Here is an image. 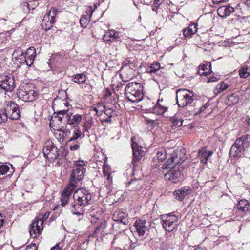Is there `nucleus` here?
<instances>
[{
  "label": "nucleus",
  "mask_w": 250,
  "mask_h": 250,
  "mask_svg": "<svg viewBox=\"0 0 250 250\" xmlns=\"http://www.w3.org/2000/svg\"><path fill=\"white\" fill-rule=\"evenodd\" d=\"M85 162L83 161L76 162L74 165L70 183L62 193L61 201L62 206L66 205L72 192L76 188V184L83 179L85 170L83 168Z\"/></svg>",
  "instance_id": "f257e3e1"
},
{
  "label": "nucleus",
  "mask_w": 250,
  "mask_h": 250,
  "mask_svg": "<svg viewBox=\"0 0 250 250\" xmlns=\"http://www.w3.org/2000/svg\"><path fill=\"white\" fill-rule=\"evenodd\" d=\"M183 162L181 158V151L176 150L172 154L170 158L167 160L162 166L163 169L170 170L165 174L166 179L171 181L174 183H177L183 178L181 171L176 169L175 167Z\"/></svg>",
  "instance_id": "f03ea898"
},
{
  "label": "nucleus",
  "mask_w": 250,
  "mask_h": 250,
  "mask_svg": "<svg viewBox=\"0 0 250 250\" xmlns=\"http://www.w3.org/2000/svg\"><path fill=\"white\" fill-rule=\"evenodd\" d=\"M142 91L143 86L140 83L130 82L125 88V96L132 102H138L143 98Z\"/></svg>",
  "instance_id": "7ed1b4c3"
},
{
  "label": "nucleus",
  "mask_w": 250,
  "mask_h": 250,
  "mask_svg": "<svg viewBox=\"0 0 250 250\" xmlns=\"http://www.w3.org/2000/svg\"><path fill=\"white\" fill-rule=\"evenodd\" d=\"M250 144V135H244L236 139L230 150V154L233 157L241 156L246 148Z\"/></svg>",
  "instance_id": "20e7f679"
},
{
  "label": "nucleus",
  "mask_w": 250,
  "mask_h": 250,
  "mask_svg": "<svg viewBox=\"0 0 250 250\" xmlns=\"http://www.w3.org/2000/svg\"><path fill=\"white\" fill-rule=\"evenodd\" d=\"M69 110H61L55 112L54 114V116L52 117L50 121V125L55 122H59L58 125L61 126V128H57L56 130L59 131H62L66 135L67 133H70V131L66 129H64V126L68 124V117H69ZM56 130V129H54Z\"/></svg>",
  "instance_id": "39448f33"
},
{
  "label": "nucleus",
  "mask_w": 250,
  "mask_h": 250,
  "mask_svg": "<svg viewBox=\"0 0 250 250\" xmlns=\"http://www.w3.org/2000/svg\"><path fill=\"white\" fill-rule=\"evenodd\" d=\"M193 94L185 89H179L176 92L177 103L180 107H184L193 101Z\"/></svg>",
  "instance_id": "423d86ee"
},
{
  "label": "nucleus",
  "mask_w": 250,
  "mask_h": 250,
  "mask_svg": "<svg viewBox=\"0 0 250 250\" xmlns=\"http://www.w3.org/2000/svg\"><path fill=\"white\" fill-rule=\"evenodd\" d=\"M31 87L34 88L31 84H26L21 87L18 91L19 97L25 102L34 101L37 96V93L34 90L31 89Z\"/></svg>",
  "instance_id": "0eeeda50"
},
{
  "label": "nucleus",
  "mask_w": 250,
  "mask_h": 250,
  "mask_svg": "<svg viewBox=\"0 0 250 250\" xmlns=\"http://www.w3.org/2000/svg\"><path fill=\"white\" fill-rule=\"evenodd\" d=\"M162 225L164 229L169 232L177 229L178 218L175 215L166 214L162 216Z\"/></svg>",
  "instance_id": "6e6552de"
},
{
  "label": "nucleus",
  "mask_w": 250,
  "mask_h": 250,
  "mask_svg": "<svg viewBox=\"0 0 250 250\" xmlns=\"http://www.w3.org/2000/svg\"><path fill=\"white\" fill-rule=\"evenodd\" d=\"M42 152L44 156L50 161L56 159L59 156L58 148L54 146L52 141L49 140L45 143Z\"/></svg>",
  "instance_id": "1a4fd4ad"
},
{
  "label": "nucleus",
  "mask_w": 250,
  "mask_h": 250,
  "mask_svg": "<svg viewBox=\"0 0 250 250\" xmlns=\"http://www.w3.org/2000/svg\"><path fill=\"white\" fill-rule=\"evenodd\" d=\"M91 197L92 196L88 191L84 188L77 189L73 195L74 201L78 202L79 205L84 206L89 204Z\"/></svg>",
  "instance_id": "9d476101"
},
{
  "label": "nucleus",
  "mask_w": 250,
  "mask_h": 250,
  "mask_svg": "<svg viewBox=\"0 0 250 250\" xmlns=\"http://www.w3.org/2000/svg\"><path fill=\"white\" fill-rule=\"evenodd\" d=\"M150 224L145 220L138 219L136 221L134 226L135 227L136 232L141 239L145 238L148 234Z\"/></svg>",
  "instance_id": "9b49d317"
},
{
  "label": "nucleus",
  "mask_w": 250,
  "mask_h": 250,
  "mask_svg": "<svg viewBox=\"0 0 250 250\" xmlns=\"http://www.w3.org/2000/svg\"><path fill=\"white\" fill-rule=\"evenodd\" d=\"M0 87L6 92H12L15 88L14 77L12 75L0 76Z\"/></svg>",
  "instance_id": "f8f14e48"
},
{
  "label": "nucleus",
  "mask_w": 250,
  "mask_h": 250,
  "mask_svg": "<svg viewBox=\"0 0 250 250\" xmlns=\"http://www.w3.org/2000/svg\"><path fill=\"white\" fill-rule=\"evenodd\" d=\"M58 12L57 9L52 8L48 12V13L44 16L42 24V29L46 31L50 29L53 24L55 22V17Z\"/></svg>",
  "instance_id": "ddd939ff"
},
{
  "label": "nucleus",
  "mask_w": 250,
  "mask_h": 250,
  "mask_svg": "<svg viewBox=\"0 0 250 250\" xmlns=\"http://www.w3.org/2000/svg\"><path fill=\"white\" fill-rule=\"evenodd\" d=\"M18 104L13 101L6 102V106L3 111H4L8 118L12 120H17L19 118L20 115L16 111L15 113L11 112L12 110H16Z\"/></svg>",
  "instance_id": "4468645a"
},
{
  "label": "nucleus",
  "mask_w": 250,
  "mask_h": 250,
  "mask_svg": "<svg viewBox=\"0 0 250 250\" xmlns=\"http://www.w3.org/2000/svg\"><path fill=\"white\" fill-rule=\"evenodd\" d=\"M43 221L42 219L35 218L30 226L29 232L33 237H36L40 234L42 230Z\"/></svg>",
  "instance_id": "2eb2a0df"
},
{
  "label": "nucleus",
  "mask_w": 250,
  "mask_h": 250,
  "mask_svg": "<svg viewBox=\"0 0 250 250\" xmlns=\"http://www.w3.org/2000/svg\"><path fill=\"white\" fill-rule=\"evenodd\" d=\"M133 150V163L134 162L138 161L145 155L146 151L142 149V147L139 146L136 143L133 142L131 145Z\"/></svg>",
  "instance_id": "dca6fc26"
},
{
  "label": "nucleus",
  "mask_w": 250,
  "mask_h": 250,
  "mask_svg": "<svg viewBox=\"0 0 250 250\" xmlns=\"http://www.w3.org/2000/svg\"><path fill=\"white\" fill-rule=\"evenodd\" d=\"M25 55L21 48L15 49L12 54L13 59L15 60L17 64L23 65L26 62Z\"/></svg>",
  "instance_id": "f3484780"
},
{
  "label": "nucleus",
  "mask_w": 250,
  "mask_h": 250,
  "mask_svg": "<svg viewBox=\"0 0 250 250\" xmlns=\"http://www.w3.org/2000/svg\"><path fill=\"white\" fill-rule=\"evenodd\" d=\"M191 189L189 186H185L182 187L180 189L175 190L174 193V196L175 198L179 200L182 201L185 198V197L190 193Z\"/></svg>",
  "instance_id": "a211bd4d"
},
{
  "label": "nucleus",
  "mask_w": 250,
  "mask_h": 250,
  "mask_svg": "<svg viewBox=\"0 0 250 250\" xmlns=\"http://www.w3.org/2000/svg\"><path fill=\"white\" fill-rule=\"evenodd\" d=\"M234 11V8L230 6V5L221 6L217 9L218 15L223 18H226Z\"/></svg>",
  "instance_id": "6ab92c4d"
},
{
  "label": "nucleus",
  "mask_w": 250,
  "mask_h": 250,
  "mask_svg": "<svg viewBox=\"0 0 250 250\" xmlns=\"http://www.w3.org/2000/svg\"><path fill=\"white\" fill-rule=\"evenodd\" d=\"M212 153V151L208 150L206 147H204L199 150L198 157L202 163H206Z\"/></svg>",
  "instance_id": "aec40b11"
},
{
  "label": "nucleus",
  "mask_w": 250,
  "mask_h": 250,
  "mask_svg": "<svg viewBox=\"0 0 250 250\" xmlns=\"http://www.w3.org/2000/svg\"><path fill=\"white\" fill-rule=\"evenodd\" d=\"M83 206H84L83 205H79V204L76 202L75 203L71 204L70 207V209L73 214H75L82 217L79 219V220L83 218Z\"/></svg>",
  "instance_id": "412c9836"
},
{
  "label": "nucleus",
  "mask_w": 250,
  "mask_h": 250,
  "mask_svg": "<svg viewBox=\"0 0 250 250\" xmlns=\"http://www.w3.org/2000/svg\"><path fill=\"white\" fill-rule=\"evenodd\" d=\"M82 115L78 114L73 115L72 118L71 119V115L69 114L67 124L72 126L73 127H76L78 126L80 123L82 121Z\"/></svg>",
  "instance_id": "4be33fe9"
},
{
  "label": "nucleus",
  "mask_w": 250,
  "mask_h": 250,
  "mask_svg": "<svg viewBox=\"0 0 250 250\" xmlns=\"http://www.w3.org/2000/svg\"><path fill=\"white\" fill-rule=\"evenodd\" d=\"M118 32L114 30H109L104 35L103 39L105 41L113 42L114 40L120 38Z\"/></svg>",
  "instance_id": "5701e85b"
},
{
  "label": "nucleus",
  "mask_w": 250,
  "mask_h": 250,
  "mask_svg": "<svg viewBox=\"0 0 250 250\" xmlns=\"http://www.w3.org/2000/svg\"><path fill=\"white\" fill-rule=\"evenodd\" d=\"M127 187L129 190L133 191L140 190L142 188L141 180L132 179L128 182Z\"/></svg>",
  "instance_id": "b1692460"
},
{
  "label": "nucleus",
  "mask_w": 250,
  "mask_h": 250,
  "mask_svg": "<svg viewBox=\"0 0 250 250\" xmlns=\"http://www.w3.org/2000/svg\"><path fill=\"white\" fill-rule=\"evenodd\" d=\"M198 24L195 23L191 24L187 28L183 30V33L185 37H190L191 36L195 34L197 30Z\"/></svg>",
  "instance_id": "393cba45"
},
{
  "label": "nucleus",
  "mask_w": 250,
  "mask_h": 250,
  "mask_svg": "<svg viewBox=\"0 0 250 250\" xmlns=\"http://www.w3.org/2000/svg\"><path fill=\"white\" fill-rule=\"evenodd\" d=\"M237 208L244 213L249 211L250 205L249 201L244 199L240 200L237 205Z\"/></svg>",
  "instance_id": "a878e982"
},
{
  "label": "nucleus",
  "mask_w": 250,
  "mask_h": 250,
  "mask_svg": "<svg viewBox=\"0 0 250 250\" xmlns=\"http://www.w3.org/2000/svg\"><path fill=\"white\" fill-rule=\"evenodd\" d=\"M211 62H206L205 63H203L200 65L199 67V73H201V71L202 70L203 72L201 75H207L208 73H209L211 71Z\"/></svg>",
  "instance_id": "bb28decb"
},
{
  "label": "nucleus",
  "mask_w": 250,
  "mask_h": 250,
  "mask_svg": "<svg viewBox=\"0 0 250 250\" xmlns=\"http://www.w3.org/2000/svg\"><path fill=\"white\" fill-rule=\"evenodd\" d=\"M167 107L160 104V100H158L155 106L153 108V112L157 115H161L165 112Z\"/></svg>",
  "instance_id": "cd10ccee"
},
{
  "label": "nucleus",
  "mask_w": 250,
  "mask_h": 250,
  "mask_svg": "<svg viewBox=\"0 0 250 250\" xmlns=\"http://www.w3.org/2000/svg\"><path fill=\"white\" fill-rule=\"evenodd\" d=\"M104 177L105 180L110 182L112 181V178L110 176L111 169L108 164H104L103 166Z\"/></svg>",
  "instance_id": "c85d7f7f"
},
{
  "label": "nucleus",
  "mask_w": 250,
  "mask_h": 250,
  "mask_svg": "<svg viewBox=\"0 0 250 250\" xmlns=\"http://www.w3.org/2000/svg\"><path fill=\"white\" fill-rule=\"evenodd\" d=\"M72 81L78 84L83 83L86 81V76L83 73L76 74L73 76Z\"/></svg>",
  "instance_id": "c756f323"
},
{
  "label": "nucleus",
  "mask_w": 250,
  "mask_h": 250,
  "mask_svg": "<svg viewBox=\"0 0 250 250\" xmlns=\"http://www.w3.org/2000/svg\"><path fill=\"white\" fill-rule=\"evenodd\" d=\"M238 101V95L235 93H232L228 97L227 104L229 106L232 105L237 103Z\"/></svg>",
  "instance_id": "7c9ffc66"
},
{
  "label": "nucleus",
  "mask_w": 250,
  "mask_h": 250,
  "mask_svg": "<svg viewBox=\"0 0 250 250\" xmlns=\"http://www.w3.org/2000/svg\"><path fill=\"white\" fill-rule=\"evenodd\" d=\"M228 87V85L227 83L224 82H222L221 83H218L215 88L214 89V92L217 94L220 92L224 91Z\"/></svg>",
  "instance_id": "2f4dec72"
},
{
  "label": "nucleus",
  "mask_w": 250,
  "mask_h": 250,
  "mask_svg": "<svg viewBox=\"0 0 250 250\" xmlns=\"http://www.w3.org/2000/svg\"><path fill=\"white\" fill-rule=\"evenodd\" d=\"M160 68V65L159 63L152 64L150 66L148 67L146 70L148 73H154L159 71Z\"/></svg>",
  "instance_id": "473e14b6"
},
{
  "label": "nucleus",
  "mask_w": 250,
  "mask_h": 250,
  "mask_svg": "<svg viewBox=\"0 0 250 250\" xmlns=\"http://www.w3.org/2000/svg\"><path fill=\"white\" fill-rule=\"evenodd\" d=\"M82 135L81 131L79 129H76L73 131L72 136L68 141V143H70L72 141L76 140Z\"/></svg>",
  "instance_id": "72a5a7b5"
},
{
  "label": "nucleus",
  "mask_w": 250,
  "mask_h": 250,
  "mask_svg": "<svg viewBox=\"0 0 250 250\" xmlns=\"http://www.w3.org/2000/svg\"><path fill=\"white\" fill-rule=\"evenodd\" d=\"M248 68L247 66H244L239 71V74L241 78H246L250 75V72L248 71Z\"/></svg>",
  "instance_id": "f704fd0d"
},
{
  "label": "nucleus",
  "mask_w": 250,
  "mask_h": 250,
  "mask_svg": "<svg viewBox=\"0 0 250 250\" xmlns=\"http://www.w3.org/2000/svg\"><path fill=\"white\" fill-rule=\"evenodd\" d=\"M25 55L28 57H34L36 55V50L34 47H29L26 51Z\"/></svg>",
  "instance_id": "c9c22d12"
},
{
  "label": "nucleus",
  "mask_w": 250,
  "mask_h": 250,
  "mask_svg": "<svg viewBox=\"0 0 250 250\" xmlns=\"http://www.w3.org/2000/svg\"><path fill=\"white\" fill-rule=\"evenodd\" d=\"M9 170V167L6 164L0 163V175L5 174Z\"/></svg>",
  "instance_id": "e433bc0d"
},
{
  "label": "nucleus",
  "mask_w": 250,
  "mask_h": 250,
  "mask_svg": "<svg viewBox=\"0 0 250 250\" xmlns=\"http://www.w3.org/2000/svg\"><path fill=\"white\" fill-rule=\"evenodd\" d=\"M89 21V20L86 18V15H84L81 17L80 23L82 27L85 28L88 25Z\"/></svg>",
  "instance_id": "4c0bfd02"
},
{
  "label": "nucleus",
  "mask_w": 250,
  "mask_h": 250,
  "mask_svg": "<svg viewBox=\"0 0 250 250\" xmlns=\"http://www.w3.org/2000/svg\"><path fill=\"white\" fill-rule=\"evenodd\" d=\"M23 7L25 12H28L30 10H33L35 8V7L33 5V2L24 3L23 6Z\"/></svg>",
  "instance_id": "58836bf2"
},
{
  "label": "nucleus",
  "mask_w": 250,
  "mask_h": 250,
  "mask_svg": "<svg viewBox=\"0 0 250 250\" xmlns=\"http://www.w3.org/2000/svg\"><path fill=\"white\" fill-rule=\"evenodd\" d=\"M7 118L8 115L6 114L5 112L2 109H0V124L7 121Z\"/></svg>",
  "instance_id": "ea45409f"
},
{
  "label": "nucleus",
  "mask_w": 250,
  "mask_h": 250,
  "mask_svg": "<svg viewBox=\"0 0 250 250\" xmlns=\"http://www.w3.org/2000/svg\"><path fill=\"white\" fill-rule=\"evenodd\" d=\"M166 153L163 152L162 150L158 151L157 153V159L158 160L163 161L166 158Z\"/></svg>",
  "instance_id": "a19ab883"
},
{
  "label": "nucleus",
  "mask_w": 250,
  "mask_h": 250,
  "mask_svg": "<svg viewBox=\"0 0 250 250\" xmlns=\"http://www.w3.org/2000/svg\"><path fill=\"white\" fill-rule=\"evenodd\" d=\"M68 144L70 145L69 148L72 151L78 150L80 148V143L78 141L76 142L74 145L71 144V143Z\"/></svg>",
  "instance_id": "79ce46f5"
},
{
  "label": "nucleus",
  "mask_w": 250,
  "mask_h": 250,
  "mask_svg": "<svg viewBox=\"0 0 250 250\" xmlns=\"http://www.w3.org/2000/svg\"><path fill=\"white\" fill-rule=\"evenodd\" d=\"M98 108H99L98 110L96 112V113L97 115L100 116L101 114V113L104 111L105 109L104 106L100 103L97 104Z\"/></svg>",
  "instance_id": "37998d69"
},
{
  "label": "nucleus",
  "mask_w": 250,
  "mask_h": 250,
  "mask_svg": "<svg viewBox=\"0 0 250 250\" xmlns=\"http://www.w3.org/2000/svg\"><path fill=\"white\" fill-rule=\"evenodd\" d=\"M26 62H25V64L27 65L28 66H30L34 62L35 58L34 57H28L27 56H25Z\"/></svg>",
  "instance_id": "c03bdc74"
},
{
  "label": "nucleus",
  "mask_w": 250,
  "mask_h": 250,
  "mask_svg": "<svg viewBox=\"0 0 250 250\" xmlns=\"http://www.w3.org/2000/svg\"><path fill=\"white\" fill-rule=\"evenodd\" d=\"M104 113L106 115H107L108 117H112V113L113 112V110L111 108H108L104 110Z\"/></svg>",
  "instance_id": "a18cd8bd"
},
{
  "label": "nucleus",
  "mask_w": 250,
  "mask_h": 250,
  "mask_svg": "<svg viewBox=\"0 0 250 250\" xmlns=\"http://www.w3.org/2000/svg\"><path fill=\"white\" fill-rule=\"evenodd\" d=\"M208 106V105H207L206 104L205 105L202 106V107H201L199 108V109L198 111L195 112V114L198 115V114H200V113H201L202 112L204 111L207 108Z\"/></svg>",
  "instance_id": "49530a36"
},
{
  "label": "nucleus",
  "mask_w": 250,
  "mask_h": 250,
  "mask_svg": "<svg viewBox=\"0 0 250 250\" xmlns=\"http://www.w3.org/2000/svg\"><path fill=\"white\" fill-rule=\"evenodd\" d=\"M105 227L106 226H105V223H101L100 225H99L97 227H96L95 231L96 232L98 230H100L102 229L105 228Z\"/></svg>",
  "instance_id": "de8ad7c7"
},
{
  "label": "nucleus",
  "mask_w": 250,
  "mask_h": 250,
  "mask_svg": "<svg viewBox=\"0 0 250 250\" xmlns=\"http://www.w3.org/2000/svg\"><path fill=\"white\" fill-rule=\"evenodd\" d=\"M208 78V80L207 81L208 83L213 82H215L218 80L217 78L215 76H212L211 77H209V78Z\"/></svg>",
  "instance_id": "09e8293b"
},
{
  "label": "nucleus",
  "mask_w": 250,
  "mask_h": 250,
  "mask_svg": "<svg viewBox=\"0 0 250 250\" xmlns=\"http://www.w3.org/2000/svg\"><path fill=\"white\" fill-rule=\"evenodd\" d=\"M62 247L59 246V244H57L55 246L53 247L51 250H61Z\"/></svg>",
  "instance_id": "8fccbe9b"
},
{
  "label": "nucleus",
  "mask_w": 250,
  "mask_h": 250,
  "mask_svg": "<svg viewBox=\"0 0 250 250\" xmlns=\"http://www.w3.org/2000/svg\"><path fill=\"white\" fill-rule=\"evenodd\" d=\"M111 117H110V116L107 117L106 119H104L102 121L103 125H105V123H106L107 122H110L111 121Z\"/></svg>",
  "instance_id": "3c124183"
},
{
  "label": "nucleus",
  "mask_w": 250,
  "mask_h": 250,
  "mask_svg": "<svg viewBox=\"0 0 250 250\" xmlns=\"http://www.w3.org/2000/svg\"><path fill=\"white\" fill-rule=\"evenodd\" d=\"M115 239H114V240L112 242V247L110 250H123V249L120 248L114 247L113 245L115 244Z\"/></svg>",
  "instance_id": "603ef678"
},
{
  "label": "nucleus",
  "mask_w": 250,
  "mask_h": 250,
  "mask_svg": "<svg viewBox=\"0 0 250 250\" xmlns=\"http://www.w3.org/2000/svg\"><path fill=\"white\" fill-rule=\"evenodd\" d=\"M97 6L96 4L94 5V8L93 9H92V7L91 6H89V8L90 9V11L89 12L90 13V17H91L92 16V14L93 13V12L94 11V10L97 8Z\"/></svg>",
  "instance_id": "864d4df0"
},
{
  "label": "nucleus",
  "mask_w": 250,
  "mask_h": 250,
  "mask_svg": "<svg viewBox=\"0 0 250 250\" xmlns=\"http://www.w3.org/2000/svg\"><path fill=\"white\" fill-rule=\"evenodd\" d=\"M142 1L146 5H149L153 2V0H142Z\"/></svg>",
  "instance_id": "5fc2aeb1"
},
{
  "label": "nucleus",
  "mask_w": 250,
  "mask_h": 250,
  "mask_svg": "<svg viewBox=\"0 0 250 250\" xmlns=\"http://www.w3.org/2000/svg\"><path fill=\"white\" fill-rule=\"evenodd\" d=\"M194 250H208L205 247H199L196 248Z\"/></svg>",
  "instance_id": "6e6d98bb"
},
{
  "label": "nucleus",
  "mask_w": 250,
  "mask_h": 250,
  "mask_svg": "<svg viewBox=\"0 0 250 250\" xmlns=\"http://www.w3.org/2000/svg\"><path fill=\"white\" fill-rule=\"evenodd\" d=\"M153 5H156L159 6L160 4L159 2H160V0H153Z\"/></svg>",
  "instance_id": "4d7b16f0"
},
{
  "label": "nucleus",
  "mask_w": 250,
  "mask_h": 250,
  "mask_svg": "<svg viewBox=\"0 0 250 250\" xmlns=\"http://www.w3.org/2000/svg\"><path fill=\"white\" fill-rule=\"evenodd\" d=\"M214 4H217L222 2V0H212Z\"/></svg>",
  "instance_id": "13d9d810"
},
{
  "label": "nucleus",
  "mask_w": 250,
  "mask_h": 250,
  "mask_svg": "<svg viewBox=\"0 0 250 250\" xmlns=\"http://www.w3.org/2000/svg\"><path fill=\"white\" fill-rule=\"evenodd\" d=\"M176 125H177V126H181L182 125V122L181 121H180L179 123V122H177L176 123H174Z\"/></svg>",
  "instance_id": "bf43d9fd"
},
{
  "label": "nucleus",
  "mask_w": 250,
  "mask_h": 250,
  "mask_svg": "<svg viewBox=\"0 0 250 250\" xmlns=\"http://www.w3.org/2000/svg\"><path fill=\"white\" fill-rule=\"evenodd\" d=\"M92 109H93L95 112H96V111L98 110V109H99V108H98V106H97V104L96 105V106H95V105H93V107H92Z\"/></svg>",
  "instance_id": "052dcab7"
},
{
  "label": "nucleus",
  "mask_w": 250,
  "mask_h": 250,
  "mask_svg": "<svg viewBox=\"0 0 250 250\" xmlns=\"http://www.w3.org/2000/svg\"><path fill=\"white\" fill-rule=\"evenodd\" d=\"M49 214H50V213H49V212L46 213L44 215V216H43L42 219H44L46 220L48 218V217L49 216Z\"/></svg>",
  "instance_id": "680f3d73"
},
{
  "label": "nucleus",
  "mask_w": 250,
  "mask_h": 250,
  "mask_svg": "<svg viewBox=\"0 0 250 250\" xmlns=\"http://www.w3.org/2000/svg\"><path fill=\"white\" fill-rule=\"evenodd\" d=\"M18 112V114L20 115V110H19V107L18 106L17 108L16 109V110H12L11 112H13V113H15V112Z\"/></svg>",
  "instance_id": "e2e57ef3"
},
{
  "label": "nucleus",
  "mask_w": 250,
  "mask_h": 250,
  "mask_svg": "<svg viewBox=\"0 0 250 250\" xmlns=\"http://www.w3.org/2000/svg\"><path fill=\"white\" fill-rule=\"evenodd\" d=\"M3 222H4V220L0 219V228L2 226Z\"/></svg>",
  "instance_id": "0e129e2a"
},
{
  "label": "nucleus",
  "mask_w": 250,
  "mask_h": 250,
  "mask_svg": "<svg viewBox=\"0 0 250 250\" xmlns=\"http://www.w3.org/2000/svg\"><path fill=\"white\" fill-rule=\"evenodd\" d=\"M158 5H153V8H152V10L154 11H156V9L158 7Z\"/></svg>",
  "instance_id": "69168bd1"
},
{
  "label": "nucleus",
  "mask_w": 250,
  "mask_h": 250,
  "mask_svg": "<svg viewBox=\"0 0 250 250\" xmlns=\"http://www.w3.org/2000/svg\"><path fill=\"white\" fill-rule=\"evenodd\" d=\"M26 250H32V249L31 247H27L26 249Z\"/></svg>",
  "instance_id": "338daca9"
},
{
  "label": "nucleus",
  "mask_w": 250,
  "mask_h": 250,
  "mask_svg": "<svg viewBox=\"0 0 250 250\" xmlns=\"http://www.w3.org/2000/svg\"><path fill=\"white\" fill-rule=\"evenodd\" d=\"M138 18H139V22H140V21H141V15H140V16H139Z\"/></svg>",
  "instance_id": "774afa93"
}]
</instances>
